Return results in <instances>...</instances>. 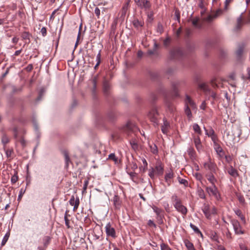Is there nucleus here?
Listing matches in <instances>:
<instances>
[{"label":"nucleus","instance_id":"nucleus-1","mask_svg":"<svg viewBox=\"0 0 250 250\" xmlns=\"http://www.w3.org/2000/svg\"><path fill=\"white\" fill-rule=\"evenodd\" d=\"M231 224L233 226V228L236 235L243 234L245 233V230L243 229L242 227L240 225L239 222L236 219H231Z\"/></svg>","mask_w":250,"mask_h":250},{"label":"nucleus","instance_id":"nucleus-2","mask_svg":"<svg viewBox=\"0 0 250 250\" xmlns=\"http://www.w3.org/2000/svg\"><path fill=\"white\" fill-rule=\"evenodd\" d=\"M147 116L152 122L157 124L159 114L156 108H152L148 113Z\"/></svg>","mask_w":250,"mask_h":250},{"label":"nucleus","instance_id":"nucleus-3","mask_svg":"<svg viewBox=\"0 0 250 250\" xmlns=\"http://www.w3.org/2000/svg\"><path fill=\"white\" fill-rule=\"evenodd\" d=\"M122 129L124 131L129 133L131 132H135L138 130V128L134 123L128 122L127 124L123 127Z\"/></svg>","mask_w":250,"mask_h":250},{"label":"nucleus","instance_id":"nucleus-4","mask_svg":"<svg viewBox=\"0 0 250 250\" xmlns=\"http://www.w3.org/2000/svg\"><path fill=\"white\" fill-rule=\"evenodd\" d=\"M206 190L209 196H213L218 198L219 196V191L215 185H211L210 187H206Z\"/></svg>","mask_w":250,"mask_h":250},{"label":"nucleus","instance_id":"nucleus-5","mask_svg":"<svg viewBox=\"0 0 250 250\" xmlns=\"http://www.w3.org/2000/svg\"><path fill=\"white\" fill-rule=\"evenodd\" d=\"M204 166L206 169L209 170L210 172L216 173L217 169V166L214 162L211 161L210 158L208 162L205 163Z\"/></svg>","mask_w":250,"mask_h":250},{"label":"nucleus","instance_id":"nucleus-6","mask_svg":"<svg viewBox=\"0 0 250 250\" xmlns=\"http://www.w3.org/2000/svg\"><path fill=\"white\" fill-rule=\"evenodd\" d=\"M105 230L106 235L108 237H111L113 238L116 237V231L115 229L112 227L110 223H107L105 227Z\"/></svg>","mask_w":250,"mask_h":250},{"label":"nucleus","instance_id":"nucleus-7","mask_svg":"<svg viewBox=\"0 0 250 250\" xmlns=\"http://www.w3.org/2000/svg\"><path fill=\"white\" fill-rule=\"evenodd\" d=\"M193 142L197 151L200 153L203 150V146L201 144V140L199 135L193 136Z\"/></svg>","mask_w":250,"mask_h":250},{"label":"nucleus","instance_id":"nucleus-8","mask_svg":"<svg viewBox=\"0 0 250 250\" xmlns=\"http://www.w3.org/2000/svg\"><path fill=\"white\" fill-rule=\"evenodd\" d=\"M183 55L182 51L179 48H174L170 52L171 59H178Z\"/></svg>","mask_w":250,"mask_h":250},{"label":"nucleus","instance_id":"nucleus-9","mask_svg":"<svg viewBox=\"0 0 250 250\" xmlns=\"http://www.w3.org/2000/svg\"><path fill=\"white\" fill-rule=\"evenodd\" d=\"M223 13V10L222 9H219L215 12V14L213 15H209L207 17L204 18V20L207 22L211 21L213 19L217 17L218 16L221 15Z\"/></svg>","mask_w":250,"mask_h":250},{"label":"nucleus","instance_id":"nucleus-10","mask_svg":"<svg viewBox=\"0 0 250 250\" xmlns=\"http://www.w3.org/2000/svg\"><path fill=\"white\" fill-rule=\"evenodd\" d=\"M185 105H188L189 107H190L192 110L196 109V105L195 103L188 95H186Z\"/></svg>","mask_w":250,"mask_h":250},{"label":"nucleus","instance_id":"nucleus-11","mask_svg":"<svg viewBox=\"0 0 250 250\" xmlns=\"http://www.w3.org/2000/svg\"><path fill=\"white\" fill-rule=\"evenodd\" d=\"M174 207L177 211L180 212L183 215H186L187 214L188 211L187 208L182 205V202L177 205H174Z\"/></svg>","mask_w":250,"mask_h":250},{"label":"nucleus","instance_id":"nucleus-12","mask_svg":"<svg viewBox=\"0 0 250 250\" xmlns=\"http://www.w3.org/2000/svg\"><path fill=\"white\" fill-rule=\"evenodd\" d=\"M141 9H145V11L149 10L151 7V4L150 2L148 0H143L138 6Z\"/></svg>","mask_w":250,"mask_h":250},{"label":"nucleus","instance_id":"nucleus-13","mask_svg":"<svg viewBox=\"0 0 250 250\" xmlns=\"http://www.w3.org/2000/svg\"><path fill=\"white\" fill-rule=\"evenodd\" d=\"M154 169L157 174L162 175L164 172V166L160 162H158L156 164Z\"/></svg>","mask_w":250,"mask_h":250},{"label":"nucleus","instance_id":"nucleus-14","mask_svg":"<svg viewBox=\"0 0 250 250\" xmlns=\"http://www.w3.org/2000/svg\"><path fill=\"white\" fill-rule=\"evenodd\" d=\"M174 177V173L172 171L166 173L165 176V180L167 185L169 186L171 183L172 179Z\"/></svg>","mask_w":250,"mask_h":250},{"label":"nucleus","instance_id":"nucleus-15","mask_svg":"<svg viewBox=\"0 0 250 250\" xmlns=\"http://www.w3.org/2000/svg\"><path fill=\"white\" fill-rule=\"evenodd\" d=\"M163 121L164 123L161 126V130L164 134H167L169 129L170 125L169 123L165 119H164Z\"/></svg>","mask_w":250,"mask_h":250},{"label":"nucleus","instance_id":"nucleus-16","mask_svg":"<svg viewBox=\"0 0 250 250\" xmlns=\"http://www.w3.org/2000/svg\"><path fill=\"white\" fill-rule=\"evenodd\" d=\"M228 173L231 176L236 178L239 176L238 171L232 166H230L228 169Z\"/></svg>","mask_w":250,"mask_h":250},{"label":"nucleus","instance_id":"nucleus-17","mask_svg":"<svg viewBox=\"0 0 250 250\" xmlns=\"http://www.w3.org/2000/svg\"><path fill=\"white\" fill-rule=\"evenodd\" d=\"M202 210L207 218H209L210 217L211 213L209 210V207L208 205H205L202 208Z\"/></svg>","mask_w":250,"mask_h":250},{"label":"nucleus","instance_id":"nucleus-18","mask_svg":"<svg viewBox=\"0 0 250 250\" xmlns=\"http://www.w3.org/2000/svg\"><path fill=\"white\" fill-rule=\"evenodd\" d=\"M213 172H210L207 175L208 180L210 183L211 185H215V183L217 182L216 179L215 178Z\"/></svg>","mask_w":250,"mask_h":250},{"label":"nucleus","instance_id":"nucleus-19","mask_svg":"<svg viewBox=\"0 0 250 250\" xmlns=\"http://www.w3.org/2000/svg\"><path fill=\"white\" fill-rule=\"evenodd\" d=\"M132 24L136 28L138 29L144 25V22L139 21L138 19H134L132 21Z\"/></svg>","mask_w":250,"mask_h":250},{"label":"nucleus","instance_id":"nucleus-20","mask_svg":"<svg viewBox=\"0 0 250 250\" xmlns=\"http://www.w3.org/2000/svg\"><path fill=\"white\" fill-rule=\"evenodd\" d=\"M184 244L188 250H196L194 247L193 244L188 240H184Z\"/></svg>","mask_w":250,"mask_h":250},{"label":"nucleus","instance_id":"nucleus-21","mask_svg":"<svg viewBox=\"0 0 250 250\" xmlns=\"http://www.w3.org/2000/svg\"><path fill=\"white\" fill-rule=\"evenodd\" d=\"M193 129L195 133H196L199 136L201 135L202 134L201 129L199 125L197 124H194L193 125Z\"/></svg>","mask_w":250,"mask_h":250},{"label":"nucleus","instance_id":"nucleus-22","mask_svg":"<svg viewBox=\"0 0 250 250\" xmlns=\"http://www.w3.org/2000/svg\"><path fill=\"white\" fill-rule=\"evenodd\" d=\"M185 112L189 120H190L192 117V113L190 108L188 105H185Z\"/></svg>","mask_w":250,"mask_h":250},{"label":"nucleus","instance_id":"nucleus-23","mask_svg":"<svg viewBox=\"0 0 250 250\" xmlns=\"http://www.w3.org/2000/svg\"><path fill=\"white\" fill-rule=\"evenodd\" d=\"M128 7V2H126L123 6L121 10V17H124L126 14Z\"/></svg>","mask_w":250,"mask_h":250},{"label":"nucleus","instance_id":"nucleus-24","mask_svg":"<svg viewBox=\"0 0 250 250\" xmlns=\"http://www.w3.org/2000/svg\"><path fill=\"white\" fill-rule=\"evenodd\" d=\"M244 46L243 45H240L236 51V54L238 58H240L244 51Z\"/></svg>","mask_w":250,"mask_h":250},{"label":"nucleus","instance_id":"nucleus-25","mask_svg":"<svg viewBox=\"0 0 250 250\" xmlns=\"http://www.w3.org/2000/svg\"><path fill=\"white\" fill-rule=\"evenodd\" d=\"M171 200L173 203V205H177L182 202L180 199L176 194H174L171 196Z\"/></svg>","mask_w":250,"mask_h":250},{"label":"nucleus","instance_id":"nucleus-26","mask_svg":"<svg viewBox=\"0 0 250 250\" xmlns=\"http://www.w3.org/2000/svg\"><path fill=\"white\" fill-rule=\"evenodd\" d=\"M190 228L194 230L195 233H196L197 234L200 235L201 237H203V234L201 231L199 230V229L195 225H194L193 224L190 223Z\"/></svg>","mask_w":250,"mask_h":250},{"label":"nucleus","instance_id":"nucleus-27","mask_svg":"<svg viewBox=\"0 0 250 250\" xmlns=\"http://www.w3.org/2000/svg\"><path fill=\"white\" fill-rule=\"evenodd\" d=\"M179 82H173L171 84V86L173 91L175 92V95L177 96L178 92V86L179 85Z\"/></svg>","mask_w":250,"mask_h":250},{"label":"nucleus","instance_id":"nucleus-28","mask_svg":"<svg viewBox=\"0 0 250 250\" xmlns=\"http://www.w3.org/2000/svg\"><path fill=\"white\" fill-rule=\"evenodd\" d=\"M229 132H228L227 134V136L225 138L226 142L227 144H229L230 145H231V143L234 140V138L233 136H229Z\"/></svg>","mask_w":250,"mask_h":250},{"label":"nucleus","instance_id":"nucleus-29","mask_svg":"<svg viewBox=\"0 0 250 250\" xmlns=\"http://www.w3.org/2000/svg\"><path fill=\"white\" fill-rule=\"evenodd\" d=\"M188 153L190 157L192 158L195 157V151L193 147H190L188 149Z\"/></svg>","mask_w":250,"mask_h":250},{"label":"nucleus","instance_id":"nucleus-30","mask_svg":"<svg viewBox=\"0 0 250 250\" xmlns=\"http://www.w3.org/2000/svg\"><path fill=\"white\" fill-rule=\"evenodd\" d=\"M1 142L4 146H5L9 142L8 137L5 134H3L1 137Z\"/></svg>","mask_w":250,"mask_h":250},{"label":"nucleus","instance_id":"nucleus-31","mask_svg":"<svg viewBox=\"0 0 250 250\" xmlns=\"http://www.w3.org/2000/svg\"><path fill=\"white\" fill-rule=\"evenodd\" d=\"M204 129H205V133L207 135H208V137H210L211 136H213L215 134V132H214V131L213 130V129L212 128H210L209 130H207L205 127H204Z\"/></svg>","mask_w":250,"mask_h":250},{"label":"nucleus","instance_id":"nucleus-32","mask_svg":"<svg viewBox=\"0 0 250 250\" xmlns=\"http://www.w3.org/2000/svg\"><path fill=\"white\" fill-rule=\"evenodd\" d=\"M151 152L153 154H156L158 152L157 147L155 144L149 145Z\"/></svg>","mask_w":250,"mask_h":250},{"label":"nucleus","instance_id":"nucleus-33","mask_svg":"<svg viewBox=\"0 0 250 250\" xmlns=\"http://www.w3.org/2000/svg\"><path fill=\"white\" fill-rule=\"evenodd\" d=\"M219 82V80H218L217 78H214L211 81V85L214 87H218V83Z\"/></svg>","mask_w":250,"mask_h":250},{"label":"nucleus","instance_id":"nucleus-34","mask_svg":"<svg viewBox=\"0 0 250 250\" xmlns=\"http://www.w3.org/2000/svg\"><path fill=\"white\" fill-rule=\"evenodd\" d=\"M113 202H114V205L116 208H118L120 206V201L119 197L118 196H115L114 197Z\"/></svg>","mask_w":250,"mask_h":250},{"label":"nucleus","instance_id":"nucleus-35","mask_svg":"<svg viewBox=\"0 0 250 250\" xmlns=\"http://www.w3.org/2000/svg\"><path fill=\"white\" fill-rule=\"evenodd\" d=\"M199 87L204 91H208V85L205 83H199Z\"/></svg>","mask_w":250,"mask_h":250},{"label":"nucleus","instance_id":"nucleus-36","mask_svg":"<svg viewBox=\"0 0 250 250\" xmlns=\"http://www.w3.org/2000/svg\"><path fill=\"white\" fill-rule=\"evenodd\" d=\"M21 37L22 40H27L29 41H30V34L28 32H23L21 34Z\"/></svg>","mask_w":250,"mask_h":250},{"label":"nucleus","instance_id":"nucleus-37","mask_svg":"<svg viewBox=\"0 0 250 250\" xmlns=\"http://www.w3.org/2000/svg\"><path fill=\"white\" fill-rule=\"evenodd\" d=\"M198 195L202 199H205L206 197L204 190L201 188L198 189Z\"/></svg>","mask_w":250,"mask_h":250},{"label":"nucleus","instance_id":"nucleus-38","mask_svg":"<svg viewBox=\"0 0 250 250\" xmlns=\"http://www.w3.org/2000/svg\"><path fill=\"white\" fill-rule=\"evenodd\" d=\"M18 180V176L17 175V172H15V174L12 176L11 179V182L12 184H15L17 181Z\"/></svg>","mask_w":250,"mask_h":250},{"label":"nucleus","instance_id":"nucleus-39","mask_svg":"<svg viewBox=\"0 0 250 250\" xmlns=\"http://www.w3.org/2000/svg\"><path fill=\"white\" fill-rule=\"evenodd\" d=\"M109 88H110V85H109V83H108L106 82H105L104 83V85H103L104 92L106 94H107L108 91L109 89Z\"/></svg>","mask_w":250,"mask_h":250},{"label":"nucleus","instance_id":"nucleus-40","mask_svg":"<svg viewBox=\"0 0 250 250\" xmlns=\"http://www.w3.org/2000/svg\"><path fill=\"white\" fill-rule=\"evenodd\" d=\"M178 182L181 184L184 185L185 187L188 186V182L187 180L182 179L180 177L178 178Z\"/></svg>","mask_w":250,"mask_h":250},{"label":"nucleus","instance_id":"nucleus-41","mask_svg":"<svg viewBox=\"0 0 250 250\" xmlns=\"http://www.w3.org/2000/svg\"><path fill=\"white\" fill-rule=\"evenodd\" d=\"M242 24H243V21H242V17H239L237 19V25H236L237 29H239V28H240V27H241Z\"/></svg>","mask_w":250,"mask_h":250},{"label":"nucleus","instance_id":"nucleus-42","mask_svg":"<svg viewBox=\"0 0 250 250\" xmlns=\"http://www.w3.org/2000/svg\"><path fill=\"white\" fill-rule=\"evenodd\" d=\"M160 247L161 250H172L167 245L164 243L160 245Z\"/></svg>","mask_w":250,"mask_h":250},{"label":"nucleus","instance_id":"nucleus-43","mask_svg":"<svg viewBox=\"0 0 250 250\" xmlns=\"http://www.w3.org/2000/svg\"><path fill=\"white\" fill-rule=\"evenodd\" d=\"M153 211L156 213V214L159 216L162 212V210L157 207L154 206L152 207Z\"/></svg>","mask_w":250,"mask_h":250},{"label":"nucleus","instance_id":"nucleus-44","mask_svg":"<svg viewBox=\"0 0 250 250\" xmlns=\"http://www.w3.org/2000/svg\"><path fill=\"white\" fill-rule=\"evenodd\" d=\"M155 172L154 168L151 167L149 169L148 175L151 179L154 178V173Z\"/></svg>","mask_w":250,"mask_h":250},{"label":"nucleus","instance_id":"nucleus-45","mask_svg":"<svg viewBox=\"0 0 250 250\" xmlns=\"http://www.w3.org/2000/svg\"><path fill=\"white\" fill-rule=\"evenodd\" d=\"M45 92V89L42 88H41L40 90V92H39V95L38 96V97L37 98V100L38 101H40L41 100L42 96L43 95L44 93Z\"/></svg>","mask_w":250,"mask_h":250},{"label":"nucleus","instance_id":"nucleus-46","mask_svg":"<svg viewBox=\"0 0 250 250\" xmlns=\"http://www.w3.org/2000/svg\"><path fill=\"white\" fill-rule=\"evenodd\" d=\"M157 32L160 34L163 32V27L162 24L159 23L157 27Z\"/></svg>","mask_w":250,"mask_h":250},{"label":"nucleus","instance_id":"nucleus-47","mask_svg":"<svg viewBox=\"0 0 250 250\" xmlns=\"http://www.w3.org/2000/svg\"><path fill=\"white\" fill-rule=\"evenodd\" d=\"M108 159L113 160L116 163L118 162V159L116 157L114 153H111L108 156Z\"/></svg>","mask_w":250,"mask_h":250},{"label":"nucleus","instance_id":"nucleus-48","mask_svg":"<svg viewBox=\"0 0 250 250\" xmlns=\"http://www.w3.org/2000/svg\"><path fill=\"white\" fill-rule=\"evenodd\" d=\"M64 158H65L66 165L67 166L68 165L69 163L70 162V160L69 155L66 152H64Z\"/></svg>","mask_w":250,"mask_h":250},{"label":"nucleus","instance_id":"nucleus-49","mask_svg":"<svg viewBox=\"0 0 250 250\" xmlns=\"http://www.w3.org/2000/svg\"><path fill=\"white\" fill-rule=\"evenodd\" d=\"M67 211H66V212H65V216H64V221H65V225L67 226V227L68 228H69L70 227L69 226V223H70V221L68 219L67 217Z\"/></svg>","mask_w":250,"mask_h":250},{"label":"nucleus","instance_id":"nucleus-50","mask_svg":"<svg viewBox=\"0 0 250 250\" xmlns=\"http://www.w3.org/2000/svg\"><path fill=\"white\" fill-rule=\"evenodd\" d=\"M13 152V149H7L5 150V154L7 158H10Z\"/></svg>","mask_w":250,"mask_h":250},{"label":"nucleus","instance_id":"nucleus-51","mask_svg":"<svg viewBox=\"0 0 250 250\" xmlns=\"http://www.w3.org/2000/svg\"><path fill=\"white\" fill-rule=\"evenodd\" d=\"M237 197L240 203L242 204L245 203V201L243 195L241 194H238L237 195Z\"/></svg>","mask_w":250,"mask_h":250},{"label":"nucleus","instance_id":"nucleus-52","mask_svg":"<svg viewBox=\"0 0 250 250\" xmlns=\"http://www.w3.org/2000/svg\"><path fill=\"white\" fill-rule=\"evenodd\" d=\"M8 237H9V235H8L7 234L4 236V237L2 240V242H1L2 246H3L5 244V243H6V242L8 240Z\"/></svg>","mask_w":250,"mask_h":250},{"label":"nucleus","instance_id":"nucleus-53","mask_svg":"<svg viewBox=\"0 0 250 250\" xmlns=\"http://www.w3.org/2000/svg\"><path fill=\"white\" fill-rule=\"evenodd\" d=\"M192 24L196 27L199 28L200 27V25L198 24V19H194L192 21Z\"/></svg>","mask_w":250,"mask_h":250},{"label":"nucleus","instance_id":"nucleus-54","mask_svg":"<svg viewBox=\"0 0 250 250\" xmlns=\"http://www.w3.org/2000/svg\"><path fill=\"white\" fill-rule=\"evenodd\" d=\"M212 140V141L213 142L214 144L215 145L216 144L217 141H218L217 136L216 134H214L213 136H211L210 137Z\"/></svg>","mask_w":250,"mask_h":250},{"label":"nucleus","instance_id":"nucleus-55","mask_svg":"<svg viewBox=\"0 0 250 250\" xmlns=\"http://www.w3.org/2000/svg\"><path fill=\"white\" fill-rule=\"evenodd\" d=\"M127 173L129 175L130 178L134 181V179L136 176L137 173L133 172H127Z\"/></svg>","mask_w":250,"mask_h":250},{"label":"nucleus","instance_id":"nucleus-56","mask_svg":"<svg viewBox=\"0 0 250 250\" xmlns=\"http://www.w3.org/2000/svg\"><path fill=\"white\" fill-rule=\"evenodd\" d=\"M154 47H155V48L153 50H148V51L147 53L148 54V55H153L154 54L155 50H156V48L157 47V44L156 43H154Z\"/></svg>","mask_w":250,"mask_h":250},{"label":"nucleus","instance_id":"nucleus-57","mask_svg":"<svg viewBox=\"0 0 250 250\" xmlns=\"http://www.w3.org/2000/svg\"><path fill=\"white\" fill-rule=\"evenodd\" d=\"M75 200H76V199L75 198L74 196L72 195L71 196L70 199L69 201V204H70V205H71V206L74 205V204L75 203Z\"/></svg>","mask_w":250,"mask_h":250},{"label":"nucleus","instance_id":"nucleus-58","mask_svg":"<svg viewBox=\"0 0 250 250\" xmlns=\"http://www.w3.org/2000/svg\"><path fill=\"white\" fill-rule=\"evenodd\" d=\"M216 151L217 154L224 153V152L223 151L222 147L219 146L216 147Z\"/></svg>","mask_w":250,"mask_h":250},{"label":"nucleus","instance_id":"nucleus-59","mask_svg":"<svg viewBox=\"0 0 250 250\" xmlns=\"http://www.w3.org/2000/svg\"><path fill=\"white\" fill-rule=\"evenodd\" d=\"M225 159L227 162L228 163H230L232 160V158L230 155H226Z\"/></svg>","mask_w":250,"mask_h":250},{"label":"nucleus","instance_id":"nucleus-60","mask_svg":"<svg viewBox=\"0 0 250 250\" xmlns=\"http://www.w3.org/2000/svg\"><path fill=\"white\" fill-rule=\"evenodd\" d=\"M153 13L152 12H150L147 13V18L149 20H150V21L153 20Z\"/></svg>","mask_w":250,"mask_h":250},{"label":"nucleus","instance_id":"nucleus-61","mask_svg":"<svg viewBox=\"0 0 250 250\" xmlns=\"http://www.w3.org/2000/svg\"><path fill=\"white\" fill-rule=\"evenodd\" d=\"M239 247L241 250H249L247 247L243 244H240Z\"/></svg>","mask_w":250,"mask_h":250},{"label":"nucleus","instance_id":"nucleus-62","mask_svg":"<svg viewBox=\"0 0 250 250\" xmlns=\"http://www.w3.org/2000/svg\"><path fill=\"white\" fill-rule=\"evenodd\" d=\"M174 71V70L173 68H168L167 70H166V73L168 75H170Z\"/></svg>","mask_w":250,"mask_h":250},{"label":"nucleus","instance_id":"nucleus-63","mask_svg":"<svg viewBox=\"0 0 250 250\" xmlns=\"http://www.w3.org/2000/svg\"><path fill=\"white\" fill-rule=\"evenodd\" d=\"M234 211L235 213L239 217L241 216L242 215L241 211L239 209L234 210Z\"/></svg>","mask_w":250,"mask_h":250},{"label":"nucleus","instance_id":"nucleus-64","mask_svg":"<svg viewBox=\"0 0 250 250\" xmlns=\"http://www.w3.org/2000/svg\"><path fill=\"white\" fill-rule=\"evenodd\" d=\"M41 32L43 36H45L46 35V29L45 27H42L41 29Z\"/></svg>","mask_w":250,"mask_h":250}]
</instances>
